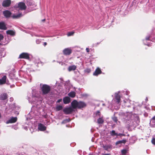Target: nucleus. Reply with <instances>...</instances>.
Instances as JSON below:
<instances>
[{
	"instance_id": "c9c22d12",
	"label": "nucleus",
	"mask_w": 155,
	"mask_h": 155,
	"mask_svg": "<svg viewBox=\"0 0 155 155\" xmlns=\"http://www.w3.org/2000/svg\"><path fill=\"white\" fill-rule=\"evenodd\" d=\"M3 36L2 35H1L0 34V41L3 39Z\"/></svg>"
},
{
	"instance_id": "a878e982",
	"label": "nucleus",
	"mask_w": 155,
	"mask_h": 155,
	"mask_svg": "<svg viewBox=\"0 0 155 155\" xmlns=\"http://www.w3.org/2000/svg\"><path fill=\"white\" fill-rule=\"evenodd\" d=\"M22 15V14H19L17 15H12V17L13 18H18Z\"/></svg>"
},
{
	"instance_id": "c756f323",
	"label": "nucleus",
	"mask_w": 155,
	"mask_h": 155,
	"mask_svg": "<svg viewBox=\"0 0 155 155\" xmlns=\"http://www.w3.org/2000/svg\"><path fill=\"white\" fill-rule=\"evenodd\" d=\"M125 142V140H122L119 141L117 142L116 143V145H117L118 144L121 143H124Z\"/></svg>"
},
{
	"instance_id": "2eb2a0df",
	"label": "nucleus",
	"mask_w": 155,
	"mask_h": 155,
	"mask_svg": "<svg viewBox=\"0 0 155 155\" xmlns=\"http://www.w3.org/2000/svg\"><path fill=\"white\" fill-rule=\"evenodd\" d=\"M63 101L64 104H68L70 102V98L68 97H65L63 98Z\"/></svg>"
},
{
	"instance_id": "1a4fd4ad",
	"label": "nucleus",
	"mask_w": 155,
	"mask_h": 155,
	"mask_svg": "<svg viewBox=\"0 0 155 155\" xmlns=\"http://www.w3.org/2000/svg\"><path fill=\"white\" fill-rule=\"evenodd\" d=\"M120 91H119L115 93V97L117 100V102L118 104H119L120 103V97L119 95L120 93Z\"/></svg>"
},
{
	"instance_id": "f03ea898",
	"label": "nucleus",
	"mask_w": 155,
	"mask_h": 155,
	"mask_svg": "<svg viewBox=\"0 0 155 155\" xmlns=\"http://www.w3.org/2000/svg\"><path fill=\"white\" fill-rule=\"evenodd\" d=\"M40 87L43 94H46L49 93L50 91V87L48 85L43 84L41 86V84H40Z\"/></svg>"
},
{
	"instance_id": "4c0bfd02",
	"label": "nucleus",
	"mask_w": 155,
	"mask_h": 155,
	"mask_svg": "<svg viewBox=\"0 0 155 155\" xmlns=\"http://www.w3.org/2000/svg\"><path fill=\"white\" fill-rule=\"evenodd\" d=\"M86 51L87 52H89L90 51L89 49L88 48H86Z\"/></svg>"
},
{
	"instance_id": "bb28decb",
	"label": "nucleus",
	"mask_w": 155,
	"mask_h": 155,
	"mask_svg": "<svg viewBox=\"0 0 155 155\" xmlns=\"http://www.w3.org/2000/svg\"><path fill=\"white\" fill-rule=\"evenodd\" d=\"M97 122L99 124H101L104 122V120L102 118H99L98 119Z\"/></svg>"
},
{
	"instance_id": "7ed1b4c3",
	"label": "nucleus",
	"mask_w": 155,
	"mask_h": 155,
	"mask_svg": "<svg viewBox=\"0 0 155 155\" xmlns=\"http://www.w3.org/2000/svg\"><path fill=\"white\" fill-rule=\"evenodd\" d=\"M130 122V126L135 127L138 125L140 122L139 117L137 116L135 117L134 120H131Z\"/></svg>"
},
{
	"instance_id": "423d86ee",
	"label": "nucleus",
	"mask_w": 155,
	"mask_h": 155,
	"mask_svg": "<svg viewBox=\"0 0 155 155\" xmlns=\"http://www.w3.org/2000/svg\"><path fill=\"white\" fill-rule=\"evenodd\" d=\"M14 7L16 8H18L20 10H25L26 9V6L24 3L20 2L17 5H15Z\"/></svg>"
},
{
	"instance_id": "39448f33",
	"label": "nucleus",
	"mask_w": 155,
	"mask_h": 155,
	"mask_svg": "<svg viewBox=\"0 0 155 155\" xmlns=\"http://www.w3.org/2000/svg\"><path fill=\"white\" fill-rule=\"evenodd\" d=\"M36 91L34 89L32 90V95L33 101H31L30 100V99L29 98L28 100L29 102L32 103L33 102H35L37 100L36 99H38L39 97V95L37 94H36Z\"/></svg>"
},
{
	"instance_id": "4be33fe9",
	"label": "nucleus",
	"mask_w": 155,
	"mask_h": 155,
	"mask_svg": "<svg viewBox=\"0 0 155 155\" xmlns=\"http://www.w3.org/2000/svg\"><path fill=\"white\" fill-rule=\"evenodd\" d=\"M130 101L129 100H126V101L124 100V102L125 104V106L127 107H130Z\"/></svg>"
},
{
	"instance_id": "79ce46f5",
	"label": "nucleus",
	"mask_w": 155,
	"mask_h": 155,
	"mask_svg": "<svg viewBox=\"0 0 155 155\" xmlns=\"http://www.w3.org/2000/svg\"><path fill=\"white\" fill-rule=\"evenodd\" d=\"M47 45V43L46 42H45L44 43V46H45Z\"/></svg>"
},
{
	"instance_id": "cd10ccee",
	"label": "nucleus",
	"mask_w": 155,
	"mask_h": 155,
	"mask_svg": "<svg viewBox=\"0 0 155 155\" xmlns=\"http://www.w3.org/2000/svg\"><path fill=\"white\" fill-rule=\"evenodd\" d=\"M63 108V107L61 105H58L56 107V110L57 111H59L62 110Z\"/></svg>"
},
{
	"instance_id": "8fccbe9b",
	"label": "nucleus",
	"mask_w": 155,
	"mask_h": 155,
	"mask_svg": "<svg viewBox=\"0 0 155 155\" xmlns=\"http://www.w3.org/2000/svg\"><path fill=\"white\" fill-rule=\"evenodd\" d=\"M35 9H32V10H35Z\"/></svg>"
},
{
	"instance_id": "0eeeda50",
	"label": "nucleus",
	"mask_w": 155,
	"mask_h": 155,
	"mask_svg": "<svg viewBox=\"0 0 155 155\" xmlns=\"http://www.w3.org/2000/svg\"><path fill=\"white\" fill-rule=\"evenodd\" d=\"M19 58L29 59V55L28 53H23L20 55Z\"/></svg>"
},
{
	"instance_id": "2f4dec72",
	"label": "nucleus",
	"mask_w": 155,
	"mask_h": 155,
	"mask_svg": "<svg viewBox=\"0 0 155 155\" xmlns=\"http://www.w3.org/2000/svg\"><path fill=\"white\" fill-rule=\"evenodd\" d=\"M112 119L116 123L117 122V119L116 117L114 116L112 117Z\"/></svg>"
},
{
	"instance_id": "a211bd4d",
	"label": "nucleus",
	"mask_w": 155,
	"mask_h": 155,
	"mask_svg": "<svg viewBox=\"0 0 155 155\" xmlns=\"http://www.w3.org/2000/svg\"><path fill=\"white\" fill-rule=\"evenodd\" d=\"M8 96L6 93H4L1 94L0 96V99L2 100H5L7 99Z\"/></svg>"
},
{
	"instance_id": "5701e85b",
	"label": "nucleus",
	"mask_w": 155,
	"mask_h": 155,
	"mask_svg": "<svg viewBox=\"0 0 155 155\" xmlns=\"http://www.w3.org/2000/svg\"><path fill=\"white\" fill-rule=\"evenodd\" d=\"M76 68V67L75 65L70 66L68 68V70L70 71H74Z\"/></svg>"
},
{
	"instance_id": "412c9836",
	"label": "nucleus",
	"mask_w": 155,
	"mask_h": 155,
	"mask_svg": "<svg viewBox=\"0 0 155 155\" xmlns=\"http://www.w3.org/2000/svg\"><path fill=\"white\" fill-rule=\"evenodd\" d=\"M68 95L69 96L73 98L75 97L76 93L74 91H71L68 94Z\"/></svg>"
},
{
	"instance_id": "de8ad7c7",
	"label": "nucleus",
	"mask_w": 155,
	"mask_h": 155,
	"mask_svg": "<svg viewBox=\"0 0 155 155\" xmlns=\"http://www.w3.org/2000/svg\"><path fill=\"white\" fill-rule=\"evenodd\" d=\"M146 101H147V100H148V99H147V98H146Z\"/></svg>"
},
{
	"instance_id": "f704fd0d",
	"label": "nucleus",
	"mask_w": 155,
	"mask_h": 155,
	"mask_svg": "<svg viewBox=\"0 0 155 155\" xmlns=\"http://www.w3.org/2000/svg\"><path fill=\"white\" fill-rule=\"evenodd\" d=\"M36 42L37 44H39L41 41L39 39H37L36 40Z\"/></svg>"
},
{
	"instance_id": "ea45409f",
	"label": "nucleus",
	"mask_w": 155,
	"mask_h": 155,
	"mask_svg": "<svg viewBox=\"0 0 155 155\" xmlns=\"http://www.w3.org/2000/svg\"><path fill=\"white\" fill-rule=\"evenodd\" d=\"M150 38V36H147L146 38V39L147 40H149V38Z\"/></svg>"
},
{
	"instance_id": "f3484780",
	"label": "nucleus",
	"mask_w": 155,
	"mask_h": 155,
	"mask_svg": "<svg viewBox=\"0 0 155 155\" xmlns=\"http://www.w3.org/2000/svg\"><path fill=\"white\" fill-rule=\"evenodd\" d=\"M101 72L102 71L101 69L98 68L94 73L93 75L95 76H97L99 74H101Z\"/></svg>"
},
{
	"instance_id": "a19ab883",
	"label": "nucleus",
	"mask_w": 155,
	"mask_h": 155,
	"mask_svg": "<svg viewBox=\"0 0 155 155\" xmlns=\"http://www.w3.org/2000/svg\"><path fill=\"white\" fill-rule=\"evenodd\" d=\"M129 93V91H126V95H128Z\"/></svg>"
},
{
	"instance_id": "72a5a7b5",
	"label": "nucleus",
	"mask_w": 155,
	"mask_h": 155,
	"mask_svg": "<svg viewBox=\"0 0 155 155\" xmlns=\"http://www.w3.org/2000/svg\"><path fill=\"white\" fill-rule=\"evenodd\" d=\"M151 142L153 144L155 145V138L152 139L151 140Z\"/></svg>"
},
{
	"instance_id": "a18cd8bd",
	"label": "nucleus",
	"mask_w": 155,
	"mask_h": 155,
	"mask_svg": "<svg viewBox=\"0 0 155 155\" xmlns=\"http://www.w3.org/2000/svg\"><path fill=\"white\" fill-rule=\"evenodd\" d=\"M102 155H110V154L109 153L105 154H102Z\"/></svg>"
},
{
	"instance_id": "6ab92c4d",
	"label": "nucleus",
	"mask_w": 155,
	"mask_h": 155,
	"mask_svg": "<svg viewBox=\"0 0 155 155\" xmlns=\"http://www.w3.org/2000/svg\"><path fill=\"white\" fill-rule=\"evenodd\" d=\"M112 146L111 145H105L104 146V149L107 151H110L112 149Z\"/></svg>"
},
{
	"instance_id": "20e7f679",
	"label": "nucleus",
	"mask_w": 155,
	"mask_h": 155,
	"mask_svg": "<svg viewBox=\"0 0 155 155\" xmlns=\"http://www.w3.org/2000/svg\"><path fill=\"white\" fill-rule=\"evenodd\" d=\"M75 108L71 106V107L64 108L63 111L65 114H71L73 112L75 111Z\"/></svg>"
},
{
	"instance_id": "9d476101",
	"label": "nucleus",
	"mask_w": 155,
	"mask_h": 155,
	"mask_svg": "<svg viewBox=\"0 0 155 155\" xmlns=\"http://www.w3.org/2000/svg\"><path fill=\"white\" fill-rule=\"evenodd\" d=\"M38 129L40 131H44L46 130V127L43 124L40 123L38 124Z\"/></svg>"
},
{
	"instance_id": "f8f14e48",
	"label": "nucleus",
	"mask_w": 155,
	"mask_h": 155,
	"mask_svg": "<svg viewBox=\"0 0 155 155\" xmlns=\"http://www.w3.org/2000/svg\"><path fill=\"white\" fill-rule=\"evenodd\" d=\"M11 1L10 0H6L3 2L2 5L4 7H6L8 6L10 4Z\"/></svg>"
},
{
	"instance_id": "c03bdc74",
	"label": "nucleus",
	"mask_w": 155,
	"mask_h": 155,
	"mask_svg": "<svg viewBox=\"0 0 155 155\" xmlns=\"http://www.w3.org/2000/svg\"><path fill=\"white\" fill-rule=\"evenodd\" d=\"M24 129L26 130H28V128L27 127H25Z\"/></svg>"
},
{
	"instance_id": "7c9ffc66",
	"label": "nucleus",
	"mask_w": 155,
	"mask_h": 155,
	"mask_svg": "<svg viewBox=\"0 0 155 155\" xmlns=\"http://www.w3.org/2000/svg\"><path fill=\"white\" fill-rule=\"evenodd\" d=\"M127 150L126 149H123V150H121L122 154L123 155H125L127 152Z\"/></svg>"
},
{
	"instance_id": "49530a36",
	"label": "nucleus",
	"mask_w": 155,
	"mask_h": 155,
	"mask_svg": "<svg viewBox=\"0 0 155 155\" xmlns=\"http://www.w3.org/2000/svg\"><path fill=\"white\" fill-rule=\"evenodd\" d=\"M121 135H122V134H117V136H121Z\"/></svg>"
},
{
	"instance_id": "b1692460",
	"label": "nucleus",
	"mask_w": 155,
	"mask_h": 155,
	"mask_svg": "<svg viewBox=\"0 0 155 155\" xmlns=\"http://www.w3.org/2000/svg\"><path fill=\"white\" fill-rule=\"evenodd\" d=\"M6 33L8 35L14 36L15 35V32L11 30H8L6 31Z\"/></svg>"
},
{
	"instance_id": "aec40b11",
	"label": "nucleus",
	"mask_w": 155,
	"mask_h": 155,
	"mask_svg": "<svg viewBox=\"0 0 155 155\" xmlns=\"http://www.w3.org/2000/svg\"><path fill=\"white\" fill-rule=\"evenodd\" d=\"M7 27L4 22H0V29L6 30Z\"/></svg>"
},
{
	"instance_id": "c85d7f7f",
	"label": "nucleus",
	"mask_w": 155,
	"mask_h": 155,
	"mask_svg": "<svg viewBox=\"0 0 155 155\" xmlns=\"http://www.w3.org/2000/svg\"><path fill=\"white\" fill-rule=\"evenodd\" d=\"M27 5L28 6H32L34 5V4L33 3V2L31 1L28 2Z\"/></svg>"
},
{
	"instance_id": "9b49d317",
	"label": "nucleus",
	"mask_w": 155,
	"mask_h": 155,
	"mask_svg": "<svg viewBox=\"0 0 155 155\" xmlns=\"http://www.w3.org/2000/svg\"><path fill=\"white\" fill-rule=\"evenodd\" d=\"M17 120L16 117H12L10 119L6 121V124L12 123L15 122Z\"/></svg>"
},
{
	"instance_id": "4468645a",
	"label": "nucleus",
	"mask_w": 155,
	"mask_h": 155,
	"mask_svg": "<svg viewBox=\"0 0 155 155\" xmlns=\"http://www.w3.org/2000/svg\"><path fill=\"white\" fill-rule=\"evenodd\" d=\"M150 124L151 127H155V116L151 119Z\"/></svg>"
},
{
	"instance_id": "603ef678",
	"label": "nucleus",
	"mask_w": 155,
	"mask_h": 155,
	"mask_svg": "<svg viewBox=\"0 0 155 155\" xmlns=\"http://www.w3.org/2000/svg\"><path fill=\"white\" fill-rule=\"evenodd\" d=\"M1 75H2L1 74H0V76Z\"/></svg>"
},
{
	"instance_id": "58836bf2",
	"label": "nucleus",
	"mask_w": 155,
	"mask_h": 155,
	"mask_svg": "<svg viewBox=\"0 0 155 155\" xmlns=\"http://www.w3.org/2000/svg\"><path fill=\"white\" fill-rule=\"evenodd\" d=\"M62 100L61 99H59L57 101V102L58 103H60V102Z\"/></svg>"
},
{
	"instance_id": "473e14b6",
	"label": "nucleus",
	"mask_w": 155,
	"mask_h": 155,
	"mask_svg": "<svg viewBox=\"0 0 155 155\" xmlns=\"http://www.w3.org/2000/svg\"><path fill=\"white\" fill-rule=\"evenodd\" d=\"M74 33V32H69L67 34V35L68 36H70L73 35Z\"/></svg>"
},
{
	"instance_id": "393cba45",
	"label": "nucleus",
	"mask_w": 155,
	"mask_h": 155,
	"mask_svg": "<svg viewBox=\"0 0 155 155\" xmlns=\"http://www.w3.org/2000/svg\"><path fill=\"white\" fill-rule=\"evenodd\" d=\"M110 135L112 136H117V133L115 132L114 130H113L110 132Z\"/></svg>"
},
{
	"instance_id": "3c124183",
	"label": "nucleus",
	"mask_w": 155,
	"mask_h": 155,
	"mask_svg": "<svg viewBox=\"0 0 155 155\" xmlns=\"http://www.w3.org/2000/svg\"><path fill=\"white\" fill-rule=\"evenodd\" d=\"M103 105H104V104H103Z\"/></svg>"
},
{
	"instance_id": "dca6fc26",
	"label": "nucleus",
	"mask_w": 155,
	"mask_h": 155,
	"mask_svg": "<svg viewBox=\"0 0 155 155\" xmlns=\"http://www.w3.org/2000/svg\"><path fill=\"white\" fill-rule=\"evenodd\" d=\"M3 14L4 16L6 18L9 17L11 15V13L10 11L8 10L4 11L3 12Z\"/></svg>"
},
{
	"instance_id": "37998d69",
	"label": "nucleus",
	"mask_w": 155,
	"mask_h": 155,
	"mask_svg": "<svg viewBox=\"0 0 155 155\" xmlns=\"http://www.w3.org/2000/svg\"><path fill=\"white\" fill-rule=\"evenodd\" d=\"M10 101H12L13 100V98L11 97L10 98Z\"/></svg>"
},
{
	"instance_id": "6e6552de",
	"label": "nucleus",
	"mask_w": 155,
	"mask_h": 155,
	"mask_svg": "<svg viewBox=\"0 0 155 155\" xmlns=\"http://www.w3.org/2000/svg\"><path fill=\"white\" fill-rule=\"evenodd\" d=\"M71 51H72L70 48H68L64 49L63 50V52L65 55H69L71 54Z\"/></svg>"
},
{
	"instance_id": "ddd939ff",
	"label": "nucleus",
	"mask_w": 155,
	"mask_h": 155,
	"mask_svg": "<svg viewBox=\"0 0 155 155\" xmlns=\"http://www.w3.org/2000/svg\"><path fill=\"white\" fill-rule=\"evenodd\" d=\"M7 77L5 75H4L0 79V84H3L5 83Z\"/></svg>"
},
{
	"instance_id": "f257e3e1",
	"label": "nucleus",
	"mask_w": 155,
	"mask_h": 155,
	"mask_svg": "<svg viewBox=\"0 0 155 155\" xmlns=\"http://www.w3.org/2000/svg\"><path fill=\"white\" fill-rule=\"evenodd\" d=\"M71 106L76 109L77 108L80 109L86 106V104L84 102H78L76 100H74L71 103Z\"/></svg>"
},
{
	"instance_id": "e433bc0d",
	"label": "nucleus",
	"mask_w": 155,
	"mask_h": 155,
	"mask_svg": "<svg viewBox=\"0 0 155 155\" xmlns=\"http://www.w3.org/2000/svg\"><path fill=\"white\" fill-rule=\"evenodd\" d=\"M100 112L98 111H97V112L96 113V115H100Z\"/></svg>"
},
{
	"instance_id": "09e8293b",
	"label": "nucleus",
	"mask_w": 155,
	"mask_h": 155,
	"mask_svg": "<svg viewBox=\"0 0 155 155\" xmlns=\"http://www.w3.org/2000/svg\"><path fill=\"white\" fill-rule=\"evenodd\" d=\"M45 20V19H44L43 20V21H44Z\"/></svg>"
}]
</instances>
